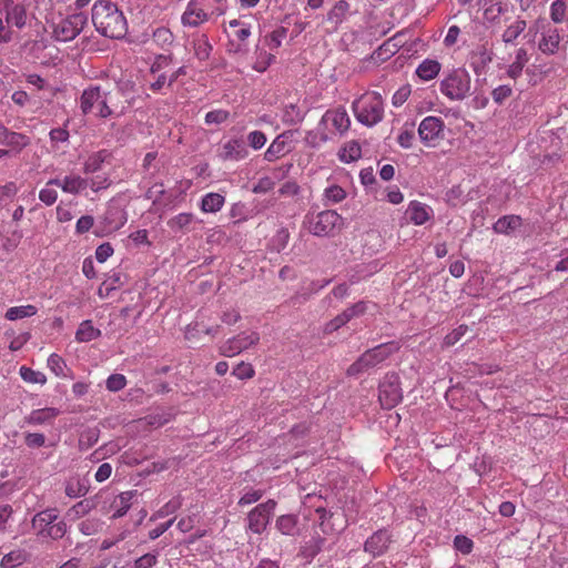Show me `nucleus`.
Here are the masks:
<instances>
[{"label": "nucleus", "instance_id": "obj_1", "mask_svg": "<svg viewBox=\"0 0 568 568\" xmlns=\"http://www.w3.org/2000/svg\"><path fill=\"white\" fill-rule=\"evenodd\" d=\"M119 90L102 84H90L80 97V109L84 115L110 118L120 108Z\"/></svg>", "mask_w": 568, "mask_h": 568}, {"label": "nucleus", "instance_id": "obj_2", "mask_svg": "<svg viewBox=\"0 0 568 568\" xmlns=\"http://www.w3.org/2000/svg\"><path fill=\"white\" fill-rule=\"evenodd\" d=\"M92 22L99 33L111 39H121L128 31L125 17L110 0L94 2Z\"/></svg>", "mask_w": 568, "mask_h": 568}, {"label": "nucleus", "instance_id": "obj_3", "mask_svg": "<svg viewBox=\"0 0 568 568\" xmlns=\"http://www.w3.org/2000/svg\"><path fill=\"white\" fill-rule=\"evenodd\" d=\"M226 11L224 0H190L181 17L184 27L196 28L216 20Z\"/></svg>", "mask_w": 568, "mask_h": 568}, {"label": "nucleus", "instance_id": "obj_4", "mask_svg": "<svg viewBox=\"0 0 568 568\" xmlns=\"http://www.w3.org/2000/svg\"><path fill=\"white\" fill-rule=\"evenodd\" d=\"M352 108L356 120L366 126H373L384 118V102L378 92L364 93L353 102Z\"/></svg>", "mask_w": 568, "mask_h": 568}, {"label": "nucleus", "instance_id": "obj_5", "mask_svg": "<svg viewBox=\"0 0 568 568\" xmlns=\"http://www.w3.org/2000/svg\"><path fill=\"white\" fill-rule=\"evenodd\" d=\"M59 514L55 508H48L37 513L31 521L36 535L41 539L59 540L68 531L65 521L58 520Z\"/></svg>", "mask_w": 568, "mask_h": 568}, {"label": "nucleus", "instance_id": "obj_6", "mask_svg": "<svg viewBox=\"0 0 568 568\" xmlns=\"http://www.w3.org/2000/svg\"><path fill=\"white\" fill-rule=\"evenodd\" d=\"M470 87L469 74L463 69H456L440 81L439 90L450 101H462L469 95Z\"/></svg>", "mask_w": 568, "mask_h": 568}, {"label": "nucleus", "instance_id": "obj_7", "mask_svg": "<svg viewBox=\"0 0 568 568\" xmlns=\"http://www.w3.org/2000/svg\"><path fill=\"white\" fill-rule=\"evenodd\" d=\"M306 224L308 232L315 236H332L341 230L343 219L335 211L326 210L307 216Z\"/></svg>", "mask_w": 568, "mask_h": 568}, {"label": "nucleus", "instance_id": "obj_8", "mask_svg": "<svg viewBox=\"0 0 568 568\" xmlns=\"http://www.w3.org/2000/svg\"><path fill=\"white\" fill-rule=\"evenodd\" d=\"M88 22V18L84 13H72L67 18L60 19L58 22L52 21V34L58 41H70L73 40L84 28Z\"/></svg>", "mask_w": 568, "mask_h": 568}, {"label": "nucleus", "instance_id": "obj_9", "mask_svg": "<svg viewBox=\"0 0 568 568\" xmlns=\"http://www.w3.org/2000/svg\"><path fill=\"white\" fill-rule=\"evenodd\" d=\"M276 501L274 499H268L252 508L246 517V530L256 535L263 534L274 515Z\"/></svg>", "mask_w": 568, "mask_h": 568}, {"label": "nucleus", "instance_id": "obj_10", "mask_svg": "<svg viewBox=\"0 0 568 568\" xmlns=\"http://www.w3.org/2000/svg\"><path fill=\"white\" fill-rule=\"evenodd\" d=\"M537 27L540 32L538 49L547 55L556 54L562 39L560 30L547 21L537 22Z\"/></svg>", "mask_w": 568, "mask_h": 568}, {"label": "nucleus", "instance_id": "obj_11", "mask_svg": "<svg viewBox=\"0 0 568 568\" xmlns=\"http://www.w3.org/2000/svg\"><path fill=\"white\" fill-rule=\"evenodd\" d=\"M445 123L438 116H426L418 126V135L426 146H436L444 138Z\"/></svg>", "mask_w": 568, "mask_h": 568}, {"label": "nucleus", "instance_id": "obj_12", "mask_svg": "<svg viewBox=\"0 0 568 568\" xmlns=\"http://www.w3.org/2000/svg\"><path fill=\"white\" fill-rule=\"evenodd\" d=\"M379 402L384 408L395 407L403 398L399 379L397 376H386L379 385Z\"/></svg>", "mask_w": 568, "mask_h": 568}, {"label": "nucleus", "instance_id": "obj_13", "mask_svg": "<svg viewBox=\"0 0 568 568\" xmlns=\"http://www.w3.org/2000/svg\"><path fill=\"white\" fill-rule=\"evenodd\" d=\"M325 129L332 133L343 135L351 126V119L343 106L327 110L322 116Z\"/></svg>", "mask_w": 568, "mask_h": 568}, {"label": "nucleus", "instance_id": "obj_14", "mask_svg": "<svg viewBox=\"0 0 568 568\" xmlns=\"http://www.w3.org/2000/svg\"><path fill=\"white\" fill-rule=\"evenodd\" d=\"M292 134L291 131H285L277 135L265 151L264 159L268 162H274L290 153L292 151Z\"/></svg>", "mask_w": 568, "mask_h": 568}, {"label": "nucleus", "instance_id": "obj_15", "mask_svg": "<svg viewBox=\"0 0 568 568\" xmlns=\"http://www.w3.org/2000/svg\"><path fill=\"white\" fill-rule=\"evenodd\" d=\"M2 7L6 12V21L8 24L22 29L27 24V9L21 3H14L13 0H2Z\"/></svg>", "mask_w": 568, "mask_h": 568}, {"label": "nucleus", "instance_id": "obj_16", "mask_svg": "<svg viewBox=\"0 0 568 568\" xmlns=\"http://www.w3.org/2000/svg\"><path fill=\"white\" fill-rule=\"evenodd\" d=\"M0 144L10 148L12 151L20 152L30 144V138L9 130L0 122Z\"/></svg>", "mask_w": 568, "mask_h": 568}, {"label": "nucleus", "instance_id": "obj_17", "mask_svg": "<svg viewBox=\"0 0 568 568\" xmlns=\"http://www.w3.org/2000/svg\"><path fill=\"white\" fill-rule=\"evenodd\" d=\"M390 535L387 530H377L364 544V550L373 557L382 556L388 549Z\"/></svg>", "mask_w": 568, "mask_h": 568}, {"label": "nucleus", "instance_id": "obj_18", "mask_svg": "<svg viewBox=\"0 0 568 568\" xmlns=\"http://www.w3.org/2000/svg\"><path fill=\"white\" fill-rule=\"evenodd\" d=\"M59 415L60 410L55 407L38 408L24 417V423L31 426H50Z\"/></svg>", "mask_w": 568, "mask_h": 568}, {"label": "nucleus", "instance_id": "obj_19", "mask_svg": "<svg viewBox=\"0 0 568 568\" xmlns=\"http://www.w3.org/2000/svg\"><path fill=\"white\" fill-rule=\"evenodd\" d=\"M247 154L243 140L231 139L221 146L219 155L223 161H240L245 159Z\"/></svg>", "mask_w": 568, "mask_h": 568}, {"label": "nucleus", "instance_id": "obj_20", "mask_svg": "<svg viewBox=\"0 0 568 568\" xmlns=\"http://www.w3.org/2000/svg\"><path fill=\"white\" fill-rule=\"evenodd\" d=\"M89 181L80 175H67L62 180L52 179L48 185H57L65 193L78 194L88 187Z\"/></svg>", "mask_w": 568, "mask_h": 568}, {"label": "nucleus", "instance_id": "obj_21", "mask_svg": "<svg viewBox=\"0 0 568 568\" xmlns=\"http://www.w3.org/2000/svg\"><path fill=\"white\" fill-rule=\"evenodd\" d=\"M406 213L413 224L423 225L430 220L433 210L422 202L412 201L407 207Z\"/></svg>", "mask_w": 568, "mask_h": 568}, {"label": "nucleus", "instance_id": "obj_22", "mask_svg": "<svg viewBox=\"0 0 568 568\" xmlns=\"http://www.w3.org/2000/svg\"><path fill=\"white\" fill-rule=\"evenodd\" d=\"M260 337L256 333H241L229 342V351L231 355H239L244 351H247L252 345L258 342Z\"/></svg>", "mask_w": 568, "mask_h": 568}, {"label": "nucleus", "instance_id": "obj_23", "mask_svg": "<svg viewBox=\"0 0 568 568\" xmlns=\"http://www.w3.org/2000/svg\"><path fill=\"white\" fill-rule=\"evenodd\" d=\"M103 223L108 232L118 231L126 223V214L118 206H110L104 214Z\"/></svg>", "mask_w": 568, "mask_h": 568}, {"label": "nucleus", "instance_id": "obj_24", "mask_svg": "<svg viewBox=\"0 0 568 568\" xmlns=\"http://www.w3.org/2000/svg\"><path fill=\"white\" fill-rule=\"evenodd\" d=\"M442 64L435 59L423 60L415 70V74L423 81L434 80L440 72Z\"/></svg>", "mask_w": 568, "mask_h": 568}, {"label": "nucleus", "instance_id": "obj_25", "mask_svg": "<svg viewBox=\"0 0 568 568\" xmlns=\"http://www.w3.org/2000/svg\"><path fill=\"white\" fill-rule=\"evenodd\" d=\"M88 491V481L79 476L70 477L64 483V493L69 498L73 499L85 496Z\"/></svg>", "mask_w": 568, "mask_h": 568}, {"label": "nucleus", "instance_id": "obj_26", "mask_svg": "<svg viewBox=\"0 0 568 568\" xmlns=\"http://www.w3.org/2000/svg\"><path fill=\"white\" fill-rule=\"evenodd\" d=\"M111 153L108 150H100L91 153L83 163L85 174L94 173L101 170L103 163L109 162Z\"/></svg>", "mask_w": 568, "mask_h": 568}, {"label": "nucleus", "instance_id": "obj_27", "mask_svg": "<svg viewBox=\"0 0 568 568\" xmlns=\"http://www.w3.org/2000/svg\"><path fill=\"white\" fill-rule=\"evenodd\" d=\"M523 224V220L519 215H505L496 221L493 229L499 234H510Z\"/></svg>", "mask_w": 568, "mask_h": 568}, {"label": "nucleus", "instance_id": "obj_28", "mask_svg": "<svg viewBox=\"0 0 568 568\" xmlns=\"http://www.w3.org/2000/svg\"><path fill=\"white\" fill-rule=\"evenodd\" d=\"M136 495V490H128L121 493L113 501L112 507L114 508V513L112 518H120L124 516L128 510L131 508L132 499Z\"/></svg>", "mask_w": 568, "mask_h": 568}, {"label": "nucleus", "instance_id": "obj_29", "mask_svg": "<svg viewBox=\"0 0 568 568\" xmlns=\"http://www.w3.org/2000/svg\"><path fill=\"white\" fill-rule=\"evenodd\" d=\"M225 203V197L220 193L210 192L202 197L201 211L204 213H216Z\"/></svg>", "mask_w": 568, "mask_h": 568}, {"label": "nucleus", "instance_id": "obj_30", "mask_svg": "<svg viewBox=\"0 0 568 568\" xmlns=\"http://www.w3.org/2000/svg\"><path fill=\"white\" fill-rule=\"evenodd\" d=\"M298 518L295 515H282L276 519L277 530L285 536H294L297 534Z\"/></svg>", "mask_w": 568, "mask_h": 568}, {"label": "nucleus", "instance_id": "obj_31", "mask_svg": "<svg viewBox=\"0 0 568 568\" xmlns=\"http://www.w3.org/2000/svg\"><path fill=\"white\" fill-rule=\"evenodd\" d=\"M38 313L37 306L32 304L13 306L7 310L4 317L8 321H17L26 317H31Z\"/></svg>", "mask_w": 568, "mask_h": 568}, {"label": "nucleus", "instance_id": "obj_32", "mask_svg": "<svg viewBox=\"0 0 568 568\" xmlns=\"http://www.w3.org/2000/svg\"><path fill=\"white\" fill-rule=\"evenodd\" d=\"M527 62H528L527 50L524 48L518 49L516 52L515 61L508 68V71H507L508 75L511 79H517L518 77H520L523 69Z\"/></svg>", "mask_w": 568, "mask_h": 568}, {"label": "nucleus", "instance_id": "obj_33", "mask_svg": "<svg viewBox=\"0 0 568 568\" xmlns=\"http://www.w3.org/2000/svg\"><path fill=\"white\" fill-rule=\"evenodd\" d=\"M27 560V552L22 549H14L4 555L0 561V568H16Z\"/></svg>", "mask_w": 568, "mask_h": 568}, {"label": "nucleus", "instance_id": "obj_34", "mask_svg": "<svg viewBox=\"0 0 568 568\" xmlns=\"http://www.w3.org/2000/svg\"><path fill=\"white\" fill-rule=\"evenodd\" d=\"M549 16L554 23H562L568 19V7L565 0H555L550 4Z\"/></svg>", "mask_w": 568, "mask_h": 568}, {"label": "nucleus", "instance_id": "obj_35", "mask_svg": "<svg viewBox=\"0 0 568 568\" xmlns=\"http://www.w3.org/2000/svg\"><path fill=\"white\" fill-rule=\"evenodd\" d=\"M348 10H349L348 2L345 0H338L334 4V7L329 10V12L327 13V20L331 23H334L337 26L343 22Z\"/></svg>", "mask_w": 568, "mask_h": 568}, {"label": "nucleus", "instance_id": "obj_36", "mask_svg": "<svg viewBox=\"0 0 568 568\" xmlns=\"http://www.w3.org/2000/svg\"><path fill=\"white\" fill-rule=\"evenodd\" d=\"M100 335V331L95 328L91 321H83L75 333L79 342H90Z\"/></svg>", "mask_w": 568, "mask_h": 568}, {"label": "nucleus", "instance_id": "obj_37", "mask_svg": "<svg viewBox=\"0 0 568 568\" xmlns=\"http://www.w3.org/2000/svg\"><path fill=\"white\" fill-rule=\"evenodd\" d=\"M103 525L104 523L100 518L90 517L82 520L78 525V529L84 536H93L102 530Z\"/></svg>", "mask_w": 568, "mask_h": 568}, {"label": "nucleus", "instance_id": "obj_38", "mask_svg": "<svg viewBox=\"0 0 568 568\" xmlns=\"http://www.w3.org/2000/svg\"><path fill=\"white\" fill-rule=\"evenodd\" d=\"M220 326H212L207 327L203 323H194L186 327L185 331V338L187 341H192L200 333H204L206 335L215 336L219 333Z\"/></svg>", "mask_w": 568, "mask_h": 568}, {"label": "nucleus", "instance_id": "obj_39", "mask_svg": "<svg viewBox=\"0 0 568 568\" xmlns=\"http://www.w3.org/2000/svg\"><path fill=\"white\" fill-rule=\"evenodd\" d=\"M362 156V149L358 142L349 141L345 144L339 153L341 161L349 163L358 160Z\"/></svg>", "mask_w": 568, "mask_h": 568}, {"label": "nucleus", "instance_id": "obj_40", "mask_svg": "<svg viewBox=\"0 0 568 568\" xmlns=\"http://www.w3.org/2000/svg\"><path fill=\"white\" fill-rule=\"evenodd\" d=\"M405 31H398L392 38L386 40L379 48L389 54H395L405 44Z\"/></svg>", "mask_w": 568, "mask_h": 568}, {"label": "nucleus", "instance_id": "obj_41", "mask_svg": "<svg viewBox=\"0 0 568 568\" xmlns=\"http://www.w3.org/2000/svg\"><path fill=\"white\" fill-rule=\"evenodd\" d=\"M526 21L525 20H516L513 24H510L503 33V41L505 43H514L517 38L525 31Z\"/></svg>", "mask_w": 568, "mask_h": 568}, {"label": "nucleus", "instance_id": "obj_42", "mask_svg": "<svg viewBox=\"0 0 568 568\" xmlns=\"http://www.w3.org/2000/svg\"><path fill=\"white\" fill-rule=\"evenodd\" d=\"M275 61V55L263 49H257L256 59L253 69L257 72H264Z\"/></svg>", "mask_w": 568, "mask_h": 568}, {"label": "nucleus", "instance_id": "obj_43", "mask_svg": "<svg viewBox=\"0 0 568 568\" xmlns=\"http://www.w3.org/2000/svg\"><path fill=\"white\" fill-rule=\"evenodd\" d=\"M193 219L192 213H180L168 221V226L174 232L183 231L193 222Z\"/></svg>", "mask_w": 568, "mask_h": 568}, {"label": "nucleus", "instance_id": "obj_44", "mask_svg": "<svg viewBox=\"0 0 568 568\" xmlns=\"http://www.w3.org/2000/svg\"><path fill=\"white\" fill-rule=\"evenodd\" d=\"M286 36L287 29L284 27H278L264 38V42L271 50H276L281 47L282 41L286 38Z\"/></svg>", "mask_w": 568, "mask_h": 568}, {"label": "nucleus", "instance_id": "obj_45", "mask_svg": "<svg viewBox=\"0 0 568 568\" xmlns=\"http://www.w3.org/2000/svg\"><path fill=\"white\" fill-rule=\"evenodd\" d=\"M94 508V504L89 499H83L74 504L67 513L71 519H77L85 516Z\"/></svg>", "mask_w": 568, "mask_h": 568}, {"label": "nucleus", "instance_id": "obj_46", "mask_svg": "<svg viewBox=\"0 0 568 568\" xmlns=\"http://www.w3.org/2000/svg\"><path fill=\"white\" fill-rule=\"evenodd\" d=\"M172 64V57L170 54H159L154 58L151 67L150 74L158 75L160 73H165Z\"/></svg>", "mask_w": 568, "mask_h": 568}, {"label": "nucleus", "instance_id": "obj_47", "mask_svg": "<svg viewBox=\"0 0 568 568\" xmlns=\"http://www.w3.org/2000/svg\"><path fill=\"white\" fill-rule=\"evenodd\" d=\"M182 506V498L180 496L173 497L165 505H163L151 519L164 518L174 514Z\"/></svg>", "mask_w": 568, "mask_h": 568}, {"label": "nucleus", "instance_id": "obj_48", "mask_svg": "<svg viewBox=\"0 0 568 568\" xmlns=\"http://www.w3.org/2000/svg\"><path fill=\"white\" fill-rule=\"evenodd\" d=\"M99 440V429L98 428H88L81 433L79 438V447L81 450H87L93 445H95Z\"/></svg>", "mask_w": 568, "mask_h": 568}, {"label": "nucleus", "instance_id": "obj_49", "mask_svg": "<svg viewBox=\"0 0 568 568\" xmlns=\"http://www.w3.org/2000/svg\"><path fill=\"white\" fill-rule=\"evenodd\" d=\"M193 49L196 58L201 61L209 59L212 45L205 36L200 37L193 43Z\"/></svg>", "mask_w": 568, "mask_h": 568}, {"label": "nucleus", "instance_id": "obj_50", "mask_svg": "<svg viewBox=\"0 0 568 568\" xmlns=\"http://www.w3.org/2000/svg\"><path fill=\"white\" fill-rule=\"evenodd\" d=\"M173 33L164 27L155 29L152 36V40L161 48L171 45L173 42Z\"/></svg>", "mask_w": 568, "mask_h": 568}, {"label": "nucleus", "instance_id": "obj_51", "mask_svg": "<svg viewBox=\"0 0 568 568\" xmlns=\"http://www.w3.org/2000/svg\"><path fill=\"white\" fill-rule=\"evenodd\" d=\"M415 140L414 124H406L397 136L398 144L404 149H409Z\"/></svg>", "mask_w": 568, "mask_h": 568}, {"label": "nucleus", "instance_id": "obj_52", "mask_svg": "<svg viewBox=\"0 0 568 568\" xmlns=\"http://www.w3.org/2000/svg\"><path fill=\"white\" fill-rule=\"evenodd\" d=\"M20 375L23 381L33 384H44L47 378L43 373L33 371L29 367L22 366L20 368Z\"/></svg>", "mask_w": 568, "mask_h": 568}, {"label": "nucleus", "instance_id": "obj_53", "mask_svg": "<svg viewBox=\"0 0 568 568\" xmlns=\"http://www.w3.org/2000/svg\"><path fill=\"white\" fill-rule=\"evenodd\" d=\"M263 495H264V490L250 488L244 491V494L239 499L237 504L240 506L252 505V504L258 501L263 497Z\"/></svg>", "mask_w": 568, "mask_h": 568}, {"label": "nucleus", "instance_id": "obj_54", "mask_svg": "<svg viewBox=\"0 0 568 568\" xmlns=\"http://www.w3.org/2000/svg\"><path fill=\"white\" fill-rule=\"evenodd\" d=\"M374 365L375 363L371 362L368 357H358L357 361L348 367L347 375L357 376Z\"/></svg>", "mask_w": 568, "mask_h": 568}, {"label": "nucleus", "instance_id": "obj_55", "mask_svg": "<svg viewBox=\"0 0 568 568\" xmlns=\"http://www.w3.org/2000/svg\"><path fill=\"white\" fill-rule=\"evenodd\" d=\"M324 196L332 203L342 202L346 197V192L339 185H331L325 189Z\"/></svg>", "mask_w": 568, "mask_h": 568}, {"label": "nucleus", "instance_id": "obj_56", "mask_svg": "<svg viewBox=\"0 0 568 568\" xmlns=\"http://www.w3.org/2000/svg\"><path fill=\"white\" fill-rule=\"evenodd\" d=\"M454 547L456 550L462 552L463 555H468L471 552L474 548V542L470 538L464 535H457L454 538Z\"/></svg>", "mask_w": 568, "mask_h": 568}, {"label": "nucleus", "instance_id": "obj_57", "mask_svg": "<svg viewBox=\"0 0 568 568\" xmlns=\"http://www.w3.org/2000/svg\"><path fill=\"white\" fill-rule=\"evenodd\" d=\"M18 191V185L12 181L0 185V203L11 201L17 195Z\"/></svg>", "mask_w": 568, "mask_h": 568}, {"label": "nucleus", "instance_id": "obj_58", "mask_svg": "<svg viewBox=\"0 0 568 568\" xmlns=\"http://www.w3.org/2000/svg\"><path fill=\"white\" fill-rule=\"evenodd\" d=\"M126 385V379L124 375L121 374H112L106 379V388L110 392H119L123 389Z\"/></svg>", "mask_w": 568, "mask_h": 568}, {"label": "nucleus", "instance_id": "obj_59", "mask_svg": "<svg viewBox=\"0 0 568 568\" xmlns=\"http://www.w3.org/2000/svg\"><path fill=\"white\" fill-rule=\"evenodd\" d=\"M247 141L251 148L260 150L265 145L267 139L262 131H252L247 135Z\"/></svg>", "mask_w": 568, "mask_h": 568}, {"label": "nucleus", "instance_id": "obj_60", "mask_svg": "<svg viewBox=\"0 0 568 568\" xmlns=\"http://www.w3.org/2000/svg\"><path fill=\"white\" fill-rule=\"evenodd\" d=\"M48 365L57 376H67V364L63 357H48Z\"/></svg>", "mask_w": 568, "mask_h": 568}, {"label": "nucleus", "instance_id": "obj_61", "mask_svg": "<svg viewBox=\"0 0 568 568\" xmlns=\"http://www.w3.org/2000/svg\"><path fill=\"white\" fill-rule=\"evenodd\" d=\"M229 118V112L225 110H213L206 113L205 123L206 124H221L225 122Z\"/></svg>", "mask_w": 568, "mask_h": 568}, {"label": "nucleus", "instance_id": "obj_62", "mask_svg": "<svg viewBox=\"0 0 568 568\" xmlns=\"http://www.w3.org/2000/svg\"><path fill=\"white\" fill-rule=\"evenodd\" d=\"M467 331L468 327L466 325H459L457 328L445 336L444 343L448 346L455 345L462 339Z\"/></svg>", "mask_w": 568, "mask_h": 568}, {"label": "nucleus", "instance_id": "obj_63", "mask_svg": "<svg viewBox=\"0 0 568 568\" xmlns=\"http://www.w3.org/2000/svg\"><path fill=\"white\" fill-rule=\"evenodd\" d=\"M233 375L240 379L251 378L254 369L250 363L241 362L234 367Z\"/></svg>", "mask_w": 568, "mask_h": 568}, {"label": "nucleus", "instance_id": "obj_64", "mask_svg": "<svg viewBox=\"0 0 568 568\" xmlns=\"http://www.w3.org/2000/svg\"><path fill=\"white\" fill-rule=\"evenodd\" d=\"M323 542L324 540L322 538L311 539L303 549L304 556L310 558L315 557L321 551Z\"/></svg>", "mask_w": 568, "mask_h": 568}]
</instances>
